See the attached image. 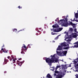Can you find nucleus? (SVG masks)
<instances>
[{
    "instance_id": "50",
    "label": "nucleus",
    "mask_w": 78,
    "mask_h": 78,
    "mask_svg": "<svg viewBox=\"0 0 78 78\" xmlns=\"http://www.w3.org/2000/svg\"><path fill=\"white\" fill-rule=\"evenodd\" d=\"M55 42V41H53L54 42Z\"/></svg>"
},
{
    "instance_id": "52",
    "label": "nucleus",
    "mask_w": 78,
    "mask_h": 78,
    "mask_svg": "<svg viewBox=\"0 0 78 78\" xmlns=\"http://www.w3.org/2000/svg\"><path fill=\"white\" fill-rule=\"evenodd\" d=\"M74 47H75L74 46Z\"/></svg>"
},
{
    "instance_id": "7",
    "label": "nucleus",
    "mask_w": 78,
    "mask_h": 78,
    "mask_svg": "<svg viewBox=\"0 0 78 78\" xmlns=\"http://www.w3.org/2000/svg\"><path fill=\"white\" fill-rule=\"evenodd\" d=\"M17 64H18V65L20 66H21L22 64V62H20L19 60H17Z\"/></svg>"
},
{
    "instance_id": "5",
    "label": "nucleus",
    "mask_w": 78,
    "mask_h": 78,
    "mask_svg": "<svg viewBox=\"0 0 78 78\" xmlns=\"http://www.w3.org/2000/svg\"><path fill=\"white\" fill-rule=\"evenodd\" d=\"M62 50V46L61 45H59L58 48L57 49V50Z\"/></svg>"
},
{
    "instance_id": "23",
    "label": "nucleus",
    "mask_w": 78,
    "mask_h": 78,
    "mask_svg": "<svg viewBox=\"0 0 78 78\" xmlns=\"http://www.w3.org/2000/svg\"><path fill=\"white\" fill-rule=\"evenodd\" d=\"M54 61H55V62H58V59L57 58H55V60Z\"/></svg>"
},
{
    "instance_id": "4",
    "label": "nucleus",
    "mask_w": 78,
    "mask_h": 78,
    "mask_svg": "<svg viewBox=\"0 0 78 78\" xmlns=\"http://www.w3.org/2000/svg\"><path fill=\"white\" fill-rule=\"evenodd\" d=\"M72 37H74V38H76V37H77V36H78V34H77L76 33H72Z\"/></svg>"
},
{
    "instance_id": "18",
    "label": "nucleus",
    "mask_w": 78,
    "mask_h": 78,
    "mask_svg": "<svg viewBox=\"0 0 78 78\" xmlns=\"http://www.w3.org/2000/svg\"><path fill=\"white\" fill-rule=\"evenodd\" d=\"M70 25H72V26H75V24H73L72 23V22H71L70 23H69Z\"/></svg>"
},
{
    "instance_id": "20",
    "label": "nucleus",
    "mask_w": 78,
    "mask_h": 78,
    "mask_svg": "<svg viewBox=\"0 0 78 78\" xmlns=\"http://www.w3.org/2000/svg\"><path fill=\"white\" fill-rule=\"evenodd\" d=\"M17 29H13V31L14 32H17Z\"/></svg>"
},
{
    "instance_id": "29",
    "label": "nucleus",
    "mask_w": 78,
    "mask_h": 78,
    "mask_svg": "<svg viewBox=\"0 0 78 78\" xmlns=\"http://www.w3.org/2000/svg\"><path fill=\"white\" fill-rule=\"evenodd\" d=\"M74 64H77V62L76 61H74Z\"/></svg>"
},
{
    "instance_id": "34",
    "label": "nucleus",
    "mask_w": 78,
    "mask_h": 78,
    "mask_svg": "<svg viewBox=\"0 0 78 78\" xmlns=\"http://www.w3.org/2000/svg\"><path fill=\"white\" fill-rule=\"evenodd\" d=\"M47 57H45V58L44 57L43 58V59L44 60H45L46 59H47Z\"/></svg>"
},
{
    "instance_id": "12",
    "label": "nucleus",
    "mask_w": 78,
    "mask_h": 78,
    "mask_svg": "<svg viewBox=\"0 0 78 78\" xmlns=\"http://www.w3.org/2000/svg\"><path fill=\"white\" fill-rule=\"evenodd\" d=\"M51 60H52V59H54V62L55 61V60L56 59V57H55V55H51Z\"/></svg>"
},
{
    "instance_id": "19",
    "label": "nucleus",
    "mask_w": 78,
    "mask_h": 78,
    "mask_svg": "<svg viewBox=\"0 0 78 78\" xmlns=\"http://www.w3.org/2000/svg\"><path fill=\"white\" fill-rule=\"evenodd\" d=\"M60 67H61V66H57L55 68V70H57V69H58V68H60Z\"/></svg>"
},
{
    "instance_id": "8",
    "label": "nucleus",
    "mask_w": 78,
    "mask_h": 78,
    "mask_svg": "<svg viewBox=\"0 0 78 78\" xmlns=\"http://www.w3.org/2000/svg\"><path fill=\"white\" fill-rule=\"evenodd\" d=\"M62 75L61 74H58L56 76V78H62Z\"/></svg>"
},
{
    "instance_id": "24",
    "label": "nucleus",
    "mask_w": 78,
    "mask_h": 78,
    "mask_svg": "<svg viewBox=\"0 0 78 78\" xmlns=\"http://www.w3.org/2000/svg\"><path fill=\"white\" fill-rule=\"evenodd\" d=\"M76 69H78V64H77L75 66Z\"/></svg>"
},
{
    "instance_id": "44",
    "label": "nucleus",
    "mask_w": 78,
    "mask_h": 78,
    "mask_svg": "<svg viewBox=\"0 0 78 78\" xmlns=\"http://www.w3.org/2000/svg\"><path fill=\"white\" fill-rule=\"evenodd\" d=\"M21 59H22V58H20L18 59L19 60H21Z\"/></svg>"
},
{
    "instance_id": "3",
    "label": "nucleus",
    "mask_w": 78,
    "mask_h": 78,
    "mask_svg": "<svg viewBox=\"0 0 78 78\" xmlns=\"http://www.w3.org/2000/svg\"><path fill=\"white\" fill-rule=\"evenodd\" d=\"M45 61L47 63H48L49 64H51V63L54 62V59L53 58H52V59H51L49 58H47L46 59Z\"/></svg>"
},
{
    "instance_id": "48",
    "label": "nucleus",
    "mask_w": 78,
    "mask_h": 78,
    "mask_svg": "<svg viewBox=\"0 0 78 78\" xmlns=\"http://www.w3.org/2000/svg\"><path fill=\"white\" fill-rule=\"evenodd\" d=\"M39 29H40V30H41V29H42V28H39Z\"/></svg>"
},
{
    "instance_id": "35",
    "label": "nucleus",
    "mask_w": 78,
    "mask_h": 78,
    "mask_svg": "<svg viewBox=\"0 0 78 78\" xmlns=\"http://www.w3.org/2000/svg\"><path fill=\"white\" fill-rule=\"evenodd\" d=\"M74 21H76V22H78V20H73Z\"/></svg>"
},
{
    "instance_id": "43",
    "label": "nucleus",
    "mask_w": 78,
    "mask_h": 78,
    "mask_svg": "<svg viewBox=\"0 0 78 78\" xmlns=\"http://www.w3.org/2000/svg\"><path fill=\"white\" fill-rule=\"evenodd\" d=\"M5 47V45H3L2 46V48H3V47Z\"/></svg>"
},
{
    "instance_id": "28",
    "label": "nucleus",
    "mask_w": 78,
    "mask_h": 78,
    "mask_svg": "<svg viewBox=\"0 0 78 78\" xmlns=\"http://www.w3.org/2000/svg\"><path fill=\"white\" fill-rule=\"evenodd\" d=\"M11 58H12V59H15L14 58V55H12L11 56Z\"/></svg>"
},
{
    "instance_id": "41",
    "label": "nucleus",
    "mask_w": 78,
    "mask_h": 78,
    "mask_svg": "<svg viewBox=\"0 0 78 78\" xmlns=\"http://www.w3.org/2000/svg\"><path fill=\"white\" fill-rule=\"evenodd\" d=\"M36 36H38V35H39V34L37 33H36Z\"/></svg>"
},
{
    "instance_id": "2",
    "label": "nucleus",
    "mask_w": 78,
    "mask_h": 78,
    "mask_svg": "<svg viewBox=\"0 0 78 78\" xmlns=\"http://www.w3.org/2000/svg\"><path fill=\"white\" fill-rule=\"evenodd\" d=\"M27 49H28L27 47H26L25 44H23V46L22 47L21 53V54H25V52L27 50ZM24 51H25V52Z\"/></svg>"
},
{
    "instance_id": "25",
    "label": "nucleus",
    "mask_w": 78,
    "mask_h": 78,
    "mask_svg": "<svg viewBox=\"0 0 78 78\" xmlns=\"http://www.w3.org/2000/svg\"><path fill=\"white\" fill-rule=\"evenodd\" d=\"M69 48V47H66L65 48H64V49H66V50H67V49H68Z\"/></svg>"
},
{
    "instance_id": "47",
    "label": "nucleus",
    "mask_w": 78,
    "mask_h": 78,
    "mask_svg": "<svg viewBox=\"0 0 78 78\" xmlns=\"http://www.w3.org/2000/svg\"><path fill=\"white\" fill-rule=\"evenodd\" d=\"M54 70H55V69H53L52 70V71H54Z\"/></svg>"
},
{
    "instance_id": "27",
    "label": "nucleus",
    "mask_w": 78,
    "mask_h": 78,
    "mask_svg": "<svg viewBox=\"0 0 78 78\" xmlns=\"http://www.w3.org/2000/svg\"><path fill=\"white\" fill-rule=\"evenodd\" d=\"M69 31H73V29L72 28H70V29H69Z\"/></svg>"
},
{
    "instance_id": "42",
    "label": "nucleus",
    "mask_w": 78,
    "mask_h": 78,
    "mask_svg": "<svg viewBox=\"0 0 78 78\" xmlns=\"http://www.w3.org/2000/svg\"><path fill=\"white\" fill-rule=\"evenodd\" d=\"M38 30V28H36V31Z\"/></svg>"
},
{
    "instance_id": "17",
    "label": "nucleus",
    "mask_w": 78,
    "mask_h": 78,
    "mask_svg": "<svg viewBox=\"0 0 78 78\" xmlns=\"http://www.w3.org/2000/svg\"><path fill=\"white\" fill-rule=\"evenodd\" d=\"M17 60V59L16 58H15L13 59V63H15L16 62V60Z\"/></svg>"
},
{
    "instance_id": "37",
    "label": "nucleus",
    "mask_w": 78,
    "mask_h": 78,
    "mask_svg": "<svg viewBox=\"0 0 78 78\" xmlns=\"http://www.w3.org/2000/svg\"><path fill=\"white\" fill-rule=\"evenodd\" d=\"M23 30H24L23 29V30H19V31H18V33H19V32H20V31H23Z\"/></svg>"
},
{
    "instance_id": "1",
    "label": "nucleus",
    "mask_w": 78,
    "mask_h": 78,
    "mask_svg": "<svg viewBox=\"0 0 78 78\" xmlns=\"http://www.w3.org/2000/svg\"><path fill=\"white\" fill-rule=\"evenodd\" d=\"M67 18H66L64 20L62 19L60 20V22H63V21L64 23L62 24V26L65 27H68L69 23L67 22Z\"/></svg>"
},
{
    "instance_id": "26",
    "label": "nucleus",
    "mask_w": 78,
    "mask_h": 78,
    "mask_svg": "<svg viewBox=\"0 0 78 78\" xmlns=\"http://www.w3.org/2000/svg\"><path fill=\"white\" fill-rule=\"evenodd\" d=\"M31 45H32V44H29L27 46L29 48H31Z\"/></svg>"
},
{
    "instance_id": "39",
    "label": "nucleus",
    "mask_w": 78,
    "mask_h": 78,
    "mask_svg": "<svg viewBox=\"0 0 78 78\" xmlns=\"http://www.w3.org/2000/svg\"><path fill=\"white\" fill-rule=\"evenodd\" d=\"M74 32H76V29H74Z\"/></svg>"
},
{
    "instance_id": "13",
    "label": "nucleus",
    "mask_w": 78,
    "mask_h": 78,
    "mask_svg": "<svg viewBox=\"0 0 78 78\" xmlns=\"http://www.w3.org/2000/svg\"><path fill=\"white\" fill-rule=\"evenodd\" d=\"M1 50L2 51H3V52H4V53H7L8 52V51L6 50V49H5V48H2L1 49Z\"/></svg>"
},
{
    "instance_id": "31",
    "label": "nucleus",
    "mask_w": 78,
    "mask_h": 78,
    "mask_svg": "<svg viewBox=\"0 0 78 78\" xmlns=\"http://www.w3.org/2000/svg\"><path fill=\"white\" fill-rule=\"evenodd\" d=\"M71 41V39H68L67 40V42H70Z\"/></svg>"
},
{
    "instance_id": "51",
    "label": "nucleus",
    "mask_w": 78,
    "mask_h": 78,
    "mask_svg": "<svg viewBox=\"0 0 78 78\" xmlns=\"http://www.w3.org/2000/svg\"><path fill=\"white\" fill-rule=\"evenodd\" d=\"M77 59H78V58H77Z\"/></svg>"
},
{
    "instance_id": "11",
    "label": "nucleus",
    "mask_w": 78,
    "mask_h": 78,
    "mask_svg": "<svg viewBox=\"0 0 78 78\" xmlns=\"http://www.w3.org/2000/svg\"><path fill=\"white\" fill-rule=\"evenodd\" d=\"M57 51V55H59V56L62 55V52H61V51Z\"/></svg>"
},
{
    "instance_id": "33",
    "label": "nucleus",
    "mask_w": 78,
    "mask_h": 78,
    "mask_svg": "<svg viewBox=\"0 0 78 78\" xmlns=\"http://www.w3.org/2000/svg\"><path fill=\"white\" fill-rule=\"evenodd\" d=\"M55 73H58V71H55Z\"/></svg>"
},
{
    "instance_id": "15",
    "label": "nucleus",
    "mask_w": 78,
    "mask_h": 78,
    "mask_svg": "<svg viewBox=\"0 0 78 78\" xmlns=\"http://www.w3.org/2000/svg\"><path fill=\"white\" fill-rule=\"evenodd\" d=\"M8 61V60L6 59L5 58L4 59V62H3V64H7V62Z\"/></svg>"
},
{
    "instance_id": "21",
    "label": "nucleus",
    "mask_w": 78,
    "mask_h": 78,
    "mask_svg": "<svg viewBox=\"0 0 78 78\" xmlns=\"http://www.w3.org/2000/svg\"><path fill=\"white\" fill-rule=\"evenodd\" d=\"M59 27L58 26H57V27H56V26H55V25H53L52 26L53 28H57V27Z\"/></svg>"
},
{
    "instance_id": "36",
    "label": "nucleus",
    "mask_w": 78,
    "mask_h": 78,
    "mask_svg": "<svg viewBox=\"0 0 78 78\" xmlns=\"http://www.w3.org/2000/svg\"><path fill=\"white\" fill-rule=\"evenodd\" d=\"M76 78H78V74H76Z\"/></svg>"
},
{
    "instance_id": "6",
    "label": "nucleus",
    "mask_w": 78,
    "mask_h": 78,
    "mask_svg": "<svg viewBox=\"0 0 78 78\" xmlns=\"http://www.w3.org/2000/svg\"><path fill=\"white\" fill-rule=\"evenodd\" d=\"M67 53V51H63L62 52V55H64V56H66Z\"/></svg>"
},
{
    "instance_id": "49",
    "label": "nucleus",
    "mask_w": 78,
    "mask_h": 78,
    "mask_svg": "<svg viewBox=\"0 0 78 78\" xmlns=\"http://www.w3.org/2000/svg\"><path fill=\"white\" fill-rule=\"evenodd\" d=\"M4 73H6V72H5Z\"/></svg>"
},
{
    "instance_id": "16",
    "label": "nucleus",
    "mask_w": 78,
    "mask_h": 78,
    "mask_svg": "<svg viewBox=\"0 0 78 78\" xmlns=\"http://www.w3.org/2000/svg\"><path fill=\"white\" fill-rule=\"evenodd\" d=\"M58 28V32L61 31L63 29L62 28Z\"/></svg>"
},
{
    "instance_id": "32",
    "label": "nucleus",
    "mask_w": 78,
    "mask_h": 78,
    "mask_svg": "<svg viewBox=\"0 0 78 78\" xmlns=\"http://www.w3.org/2000/svg\"><path fill=\"white\" fill-rule=\"evenodd\" d=\"M16 65L15 64H14L13 65V67L14 69H15V67H16Z\"/></svg>"
},
{
    "instance_id": "53",
    "label": "nucleus",
    "mask_w": 78,
    "mask_h": 78,
    "mask_svg": "<svg viewBox=\"0 0 78 78\" xmlns=\"http://www.w3.org/2000/svg\"><path fill=\"white\" fill-rule=\"evenodd\" d=\"M77 11H78V10H77Z\"/></svg>"
},
{
    "instance_id": "38",
    "label": "nucleus",
    "mask_w": 78,
    "mask_h": 78,
    "mask_svg": "<svg viewBox=\"0 0 78 78\" xmlns=\"http://www.w3.org/2000/svg\"><path fill=\"white\" fill-rule=\"evenodd\" d=\"M58 39V36L57 37H56L55 38V39Z\"/></svg>"
},
{
    "instance_id": "22",
    "label": "nucleus",
    "mask_w": 78,
    "mask_h": 78,
    "mask_svg": "<svg viewBox=\"0 0 78 78\" xmlns=\"http://www.w3.org/2000/svg\"><path fill=\"white\" fill-rule=\"evenodd\" d=\"M7 58H8V59H10V61H12V59L11 58H10V56H9L7 57Z\"/></svg>"
},
{
    "instance_id": "40",
    "label": "nucleus",
    "mask_w": 78,
    "mask_h": 78,
    "mask_svg": "<svg viewBox=\"0 0 78 78\" xmlns=\"http://www.w3.org/2000/svg\"><path fill=\"white\" fill-rule=\"evenodd\" d=\"M51 34H52V35H54V34H55L53 32H51Z\"/></svg>"
},
{
    "instance_id": "30",
    "label": "nucleus",
    "mask_w": 78,
    "mask_h": 78,
    "mask_svg": "<svg viewBox=\"0 0 78 78\" xmlns=\"http://www.w3.org/2000/svg\"><path fill=\"white\" fill-rule=\"evenodd\" d=\"M18 8L19 9H22V7H20V6H18Z\"/></svg>"
},
{
    "instance_id": "45",
    "label": "nucleus",
    "mask_w": 78,
    "mask_h": 78,
    "mask_svg": "<svg viewBox=\"0 0 78 78\" xmlns=\"http://www.w3.org/2000/svg\"><path fill=\"white\" fill-rule=\"evenodd\" d=\"M37 32H38V33H40V31L38 30L37 31Z\"/></svg>"
},
{
    "instance_id": "10",
    "label": "nucleus",
    "mask_w": 78,
    "mask_h": 78,
    "mask_svg": "<svg viewBox=\"0 0 78 78\" xmlns=\"http://www.w3.org/2000/svg\"><path fill=\"white\" fill-rule=\"evenodd\" d=\"M74 44H77L76 45H75L74 47L75 48H78V41L75 43Z\"/></svg>"
},
{
    "instance_id": "9",
    "label": "nucleus",
    "mask_w": 78,
    "mask_h": 78,
    "mask_svg": "<svg viewBox=\"0 0 78 78\" xmlns=\"http://www.w3.org/2000/svg\"><path fill=\"white\" fill-rule=\"evenodd\" d=\"M51 31H53V32H59L58 28H57V29H51Z\"/></svg>"
},
{
    "instance_id": "46",
    "label": "nucleus",
    "mask_w": 78,
    "mask_h": 78,
    "mask_svg": "<svg viewBox=\"0 0 78 78\" xmlns=\"http://www.w3.org/2000/svg\"><path fill=\"white\" fill-rule=\"evenodd\" d=\"M0 53H3V52L2 51H0Z\"/></svg>"
},
{
    "instance_id": "14",
    "label": "nucleus",
    "mask_w": 78,
    "mask_h": 78,
    "mask_svg": "<svg viewBox=\"0 0 78 78\" xmlns=\"http://www.w3.org/2000/svg\"><path fill=\"white\" fill-rule=\"evenodd\" d=\"M61 46H63L64 47H66L67 45H66V42L62 43L61 44Z\"/></svg>"
}]
</instances>
